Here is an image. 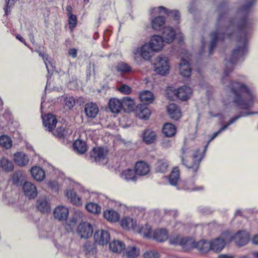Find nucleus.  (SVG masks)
Segmentation results:
<instances>
[{
  "mask_svg": "<svg viewBox=\"0 0 258 258\" xmlns=\"http://www.w3.org/2000/svg\"><path fill=\"white\" fill-rule=\"evenodd\" d=\"M251 22L246 18L237 21L232 20L228 22L223 15L219 16L216 29L210 35L211 40L209 46V54L213 53L217 42L223 41L225 38H231L233 35L237 37L238 45L233 50L230 59L225 62L224 74L227 76L233 70L234 65L246 51L247 36L251 29Z\"/></svg>",
  "mask_w": 258,
  "mask_h": 258,
  "instance_id": "obj_1",
  "label": "nucleus"
},
{
  "mask_svg": "<svg viewBox=\"0 0 258 258\" xmlns=\"http://www.w3.org/2000/svg\"><path fill=\"white\" fill-rule=\"evenodd\" d=\"M229 87L233 95V101L239 108L248 110L253 106V95L244 84L231 81Z\"/></svg>",
  "mask_w": 258,
  "mask_h": 258,
  "instance_id": "obj_2",
  "label": "nucleus"
},
{
  "mask_svg": "<svg viewBox=\"0 0 258 258\" xmlns=\"http://www.w3.org/2000/svg\"><path fill=\"white\" fill-rule=\"evenodd\" d=\"M199 151L198 149L191 154L190 151L187 148L183 147L181 149L180 158L182 164L194 172L198 171L202 159V157L199 154Z\"/></svg>",
  "mask_w": 258,
  "mask_h": 258,
  "instance_id": "obj_3",
  "label": "nucleus"
},
{
  "mask_svg": "<svg viewBox=\"0 0 258 258\" xmlns=\"http://www.w3.org/2000/svg\"><path fill=\"white\" fill-rule=\"evenodd\" d=\"M154 65L155 72L160 75H165L169 72V65L167 57L160 56L157 57Z\"/></svg>",
  "mask_w": 258,
  "mask_h": 258,
  "instance_id": "obj_4",
  "label": "nucleus"
},
{
  "mask_svg": "<svg viewBox=\"0 0 258 258\" xmlns=\"http://www.w3.org/2000/svg\"><path fill=\"white\" fill-rule=\"evenodd\" d=\"M258 114L257 112H240L237 115H235L233 117L230 119V120L229 121V122L227 123V124L224 125L222 127L220 128L219 130H218L217 132H215L210 138V140L208 141L207 144L206 145L205 147V150L207 148L208 145L209 144L210 142H211L212 140H213L221 132L224 131L226 130L229 125L233 123L234 122H235L237 119L240 118L241 117L246 116L249 115L251 114Z\"/></svg>",
  "mask_w": 258,
  "mask_h": 258,
  "instance_id": "obj_5",
  "label": "nucleus"
},
{
  "mask_svg": "<svg viewBox=\"0 0 258 258\" xmlns=\"http://www.w3.org/2000/svg\"><path fill=\"white\" fill-rule=\"evenodd\" d=\"M170 243L172 244L179 245L185 250H188L195 246V240L192 238H183L179 236L171 238Z\"/></svg>",
  "mask_w": 258,
  "mask_h": 258,
  "instance_id": "obj_6",
  "label": "nucleus"
},
{
  "mask_svg": "<svg viewBox=\"0 0 258 258\" xmlns=\"http://www.w3.org/2000/svg\"><path fill=\"white\" fill-rule=\"evenodd\" d=\"M107 151L102 147L94 148L90 153V157L96 162L104 164L107 162Z\"/></svg>",
  "mask_w": 258,
  "mask_h": 258,
  "instance_id": "obj_7",
  "label": "nucleus"
},
{
  "mask_svg": "<svg viewBox=\"0 0 258 258\" xmlns=\"http://www.w3.org/2000/svg\"><path fill=\"white\" fill-rule=\"evenodd\" d=\"M229 236V241L234 240L238 246H242L246 245L249 240V234L245 231H239L236 233L235 236H231L227 233Z\"/></svg>",
  "mask_w": 258,
  "mask_h": 258,
  "instance_id": "obj_8",
  "label": "nucleus"
},
{
  "mask_svg": "<svg viewBox=\"0 0 258 258\" xmlns=\"http://www.w3.org/2000/svg\"><path fill=\"white\" fill-rule=\"evenodd\" d=\"M154 52L155 51L152 50V49L148 43H145L140 48L137 47L133 51L135 55L139 54L146 60H148L152 57Z\"/></svg>",
  "mask_w": 258,
  "mask_h": 258,
  "instance_id": "obj_9",
  "label": "nucleus"
},
{
  "mask_svg": "<svg viewBox=\"0 0 258 258\" xmlns=\"http://www.w3.org/2000/svg\"><path fill=\"white\" fill-rule=\"evenodd\" d=\"M77 232L82 238H88L92 235L93 228L90 223L83 222L80 224Z\"/></svg>",
  "mask_w": 258,
  "mask_h": 258,
  "instance_id": "obj_10",
  "label": "nucleus"
},
{
  "mask_svg": "<svg viewBox=\"0 0 258 258\" xmlns=\"http://www.w3.org/2000/svg\"><path fill=\"white\" fill-rule=\"evenodd\" d=\"M43 124L46 130L52 132V130L56 126L57 122V119L52 114L48 113L42 117Z\"/></svg>",
  "mask_w": 258,
  "mask_h": 258,
  "instance_id": "obj_11",
  "label": "nucleus"
},
{
  "mask_svg": "<svg viewBox=\"0 0 258 258\" xmlns=\"http://www.w3.org/2000/svg\"><path fill=\"white\" fill-rule=\"evenodd\" d=\"M94 237L96 243L103 245L108 242L110 239V234L107 231L98 230L95 233Z\"/></svg>",
  "mask_w": 258,
  "mask_h": 258,
  "instance_id": "obj_12",
  "label": "nucleus"
},
{
  "mask_svg": "<svg viewBox=\"0 0 258 258\" xmlns=\"http://www.w3.org/2000/svg\"><path fill=\"white\" fill-rule=\"evenodd\" d=\"M164 42L161 36L155 35L151 37L148 44L151 46L152 50L155 52H158L163 48Z\"/></svg>",
  "mask_w": 258,
  "mask_h": 258,
  "instance_id": "obj_13",
  "label": "nucleus"
},
{
  "mask_svg": "<svg viewBox=\"0 0 258 258\" xmlns=\"http://www.w3.org/2000/svg\"><path fill=\"white\" fill-rule=\"evenodd\" d=\"M192 93L191 88L187 86H183L175 90V94L177 97L182 100H186L188 99Z\"/></svg>",
  "mask_w": 258,
  "mask_h": 258,
  "instance_id": "obj_14",
  "label": "nucleus"
},
{
  "mask_svg": "<svg viewBox=\"0 0 258 258\" xmlns=\"http://www.w3.org/2000/svg\"><path fill=\"white\" fill-rule=\"evenodd\" d=\"M53 215L54 218L59 221L66 220L69 215V210L64 206H59L55 208Z\"/></svg>",
  "mask_w": 258,
  "mask_h": 258,
  "instance_id": "obj_15",
  "label": "nucleus"
},
{
  "mask_svg": "<svg viewBox=\"0 0 258 258\" xmlns=\"http://www.w3.org/2000/svg\"><path fill=\"white\" fill-rule=\"evenodd\" d=\"M25 195L30 198H34L37 195L36 187L30 182H25L23 186Z\"/></svg>",
  "mask_w": 258,
  "mask_h": 258,
  "instance_id": "obj_16",
  "label": "nucleus"
},
{
  "mask_svg": "<svg viewBox=\"0 0 258 258\" xmlns=\"http://www.w3.org/2000/svg\"><path fill=\"white\" fill-rule=\"evenodd\" d=\"M162 37L164 41L167 43H171L175 37V32L174 30L170 27H166L163 28Z\"/></svg>",
  "mask_w": 258,
  "mask_h": 258,
  "instance_id": "obj_17",
  "label": "nucleus"
},
{
  "mask_svg": "<svg viewBox=\"0 0 258 258\" xmlns=\"http://www.w3.org/2000/svg\"><path fill=\"white\" fill-rule=\"evenodd\" d=\"M84 111L87 117L93 118L96 116L99 109L96 104L89 102L86 104Z\"/></svg>",
  "mask_w": 258,
  "mask_h": 258,
  "instance_id": "obj_18",
  "label": "nucleus"
},
{
  "mask_svg": "<svg viewBox=\"0 0 258 258\" xmlns=\"http://www.w3.org/2000/svg\"><path fill=\"white\" fill-rule=\"evenodd\" d=\"M168 114L172 119L178 120L181 116L179 107L175 103H171L167 107Z\"/></svg>",
  "mask_w": 258,
  "mask_h": 258,
  "instance_id": "obj_19",
  "label": "nucleus"
},
{
  "mask_svg": "<svg viewBox=\"0 0 258 258\" xmlns=\"http://www.w3.org/2000/svg\"><path fill=\"white\" fill-rule=\"evenodd\" d=\"M108 105L110 110L114 113H119L123 108L122 100L116 98L110 99Z\"/></svg>",
  "mask_w": 258,
  "mask_h": 258,
  "instance_id": "obj_20",
  "label": "nucleus"
},
{
  "mask_svg": "<svg viewBox=\"0 0 258 258\" xmlns=\"http://www.w3.org/2000/svg\"><path fill=\"white\" fill-rule=\"evenodd\" d=\"M150 171L149 165L144 161L137 162L135 165V172L137 174L144 176Z\"/></svg>",
  "mask_w": 258,
  "mask_h": 258,
  "instance_id": "obj_21",
  "label": "nucleus"
},
{
  "mask_svg": "<svg viewBox=\"0 0 258 258\" xmlns=\"http://www.w3.org/2000/svg\"><path fill=\"white\" fill-rule=\"evenodd\" d=\"M229 242V239H227V237L224 239L221 238L216 239L213 242H210L211 248V249L217 252L220 251L225 246L226 242Z\"/></svg>",
  "mask_w": 258,
  "mask_h": 258,
  "instance_id": "obj_22",
  "label": "nucleus"
},
{
  "mask_svg": "<svg viewBox=\"0 0 258 258\" xmlns=\"http://www.w3.org/2000/svg\"><path fill=\"white\" fill-rule=\"evenodd\" d=\"M143 141L147 144L154 143L156 140V134L151 129L145 130L142 135Z\"/></svg>",
  "mask_w": 258,
  "mask_h": 258,
  "instance_id": "obj_23",
  "label": "nucleus"
},
{
  "mask_svg": "<svg viewBox=\"0 0 258 258\" xmlns=\"http://www.w3.org/2000/svg\"><path fill=\"white\" fill-rule=\"evenodd\" d=\"M179 65L180 74L184 77H188L191 73V68L188 61L186 59L182 58Z\"/></svg>",
  "mask_w": 258,
  "mask_h": 258,
  "instance_id": "obj_24",
  "label": "nucleus"
},
{
  "mask_svg": "<svg viewBox=\"0 0 258 258\" xmlns=\"http://www.w3.org/2000/svg\"><path fill=\"white\" fill-rule=\"evenodd\" d=\"M14 159L15 163L20 166H26L29 161L28 156L22 152H18L15 154Z\"/></svg>",
  "mask_w": 258,
  "mask_h": 258,
  "instance_id": "obj_25",
  "label": "nucleus"
},
{
  "mask_svg": "<svg viewBox=\"0 0 258 258\" xmlns=\"http://www.w3.org/2000/svg\"><path fill=\"white\" fill-rule=\"evenodd\" d=\"M36 207L40 212L43 213L50 211V206L46 198H41L37 200Z\"/></svg>",
  "mask_w": 258,
  "mask_h": 258,
  "instance_id": "obj_26",
  "label": "nucleus"
},
{
  "mask_svg": "<svg viewBox=\"0 0 258 258\" xmlns=\"http://www.w3.org/2000/svg\"><path fill=\"white\" fill-rule=\"evenodd\" d=\"M31 173L33 177L38 181H42L45 177L44 170L39 167H32L31 170Z\"/></svg>",
  "mask_w": 258,
  "mask_h": 258,
  "instance_id": "obj_27",
  "label": "nucleus"
},
{
  "mask_svg": "<svg viewBox=\"0 0 258 258\" xmlns=\"http://www.w3.org/2000/svg\"><path fill=\"white\" fill-rule=\"evenodd\" d=\"M125 246L123 242L117 240H113L109 243L110 249L114 252L120 253L125 249Z\"/></svg>",
  "mask_w": 258,
  "mask_h": 258,
  "instance_id": "obj_28",
  "label": "nucleus"
},
{
  "mask_svg": "<svg viewBox=\"0 0 258 258\" xmlns=\"http://www.w3.org/2000/svg\"><path fill=\"white\" fill-rule=\"evenodd\" d=\"M104 217L111 222H116L119 219V216L117 212L112 210L105 211L103 213Z\"/></svg>",
  "mask_w": 258,
  "mask_h": 258,
  "instance_id": "obj_29",
  "label": "nucleus"
},
{
  "mask_svg": "<svg viewBox=\"0 0 258 258\" xmlns=\"http://www.w3.org/2000/svg\"><path fill=\"white\" fill-rule=\"evenodd\" d=\"M136 174H137L135 170L134 171L133 169H127L123 170L120 173V177L126 181L132 180L135 181L137 180V176Z\"/></svg>",
  "mask_w": 258,
  "mask_h": 258,
  "instance_id": "obj_30",
  "label": "nucleus"
},
{
  "mask_svg": "<svg viewBox=\"0 0 258 258\" xmlns=\"http://www.w3.org/2000/svg\"><path fill=\"white\" fill-rule=\"evenodd\" d=\"M52 133L54 136L59 138L64 139L70 136L72 133V131L68 128L60 126L57 127L56 131Z\"/></svg>",
  "mask_w": 258,
  "mask_h": 258,
  "instance_id": "obj_31",
  "label": "nucleus"
},
{
  "mask_svg": "<svg viewBox=\"0 0 258 258\" xmlns=\"http://www.w3.org/2000/svg\"><path fill=\"white\" fill-rule=\"evenodd\" d=\"M163 133L167 137H172L175 135L176 129L174 124L171 123H165L163 127Z\"/></svg>",
  "mask_w": 258,
  "mask_h": 258,
  "instance_id": "obj_32",
  "label": "nucleus"
},
{
  "mask_svg": "<svg viewBox=\"0 0 258 258\" xmlns=\"http://www.w3.org/2000/svg\"><path fill=\"white\" fill-rule=\"evenodd\" d=\"M196 247L203 252H207L211 249L210 242L206 240H201L197 243L195 242V246L191 248Z\"/></svg>",
  "mask_w": 258,
  "mask_h": 258,
  "instance_id": "obj_33",
  "label": "nucleus"
},
{
  "mask_svg": "<svg viewBox=\"0 0 258 258\" xmlns=\"http://www.w3.org/2000/svg\"><path fill=\"white\" fill-rule=\"evenodd\" d=\"M140 253V249L135 246H128L125 251L124 255L127 258H137Z\"/></svg>",
  "mask_w": 258,
  "mask_h": 258,
  "instance_id": "obj_34",
  "label": "nucleus"
},
{
  "mask_svg": "<svg viewBox=\"0 0 258 258\" xmlns=\"http://www.w3.org/2000/svg\"><path fill=\"white\" fill-rule=\"evenodd\" d=\"M136 224V221L134 220L133 219L126 217L122 220L121 225L124 229L135 230Z\"/></svg>",
  "mask_w": 258,
  "mask_h": 258,
  "instance_id": "obj_35",
  "label": "nucleus"
},
{
  "mask_svg": "<svg viewBox=\"0 0 258 258\" xmlns=\"http://www.w3.org/2000/svg\"><path fill=\"white\" fill-rule=\"evenodd\" d=\"M139 97L141 101L145 104H149L154 100L152 93L149 91H144L140 93Z\"/></svg>",
  "mask_w": 258,
  "mask_h": 258,
  "instance_id": "obj_36",
  "label": "nucleus"
},
{
  "mask_svg": "<svg viewBox=\"0 0 258 258\" xmlns=\"http://www.w3.org/2000/svg\"><path fill=\"white\" fill-rule=\"evenodd\" d=\"M66 196L71 200V202L77 206L82 205L81 198L73 190H69L66 192Z\"/></svg>",
  "mask_w": 258,
  "mask_h": 258,
  "instance_id": "obj_37",
  "label": "nucleus"
},
{
  "mask_svg": "<svg viewBox=\"0 0 258 258\" xmlns=\"http://www.w3.org/2000/svg\"><path fill=\"white\" fill-rule=\"evenodd\" d=\"M165 22V19L163 17L158 16L155 18L151 21V25L153 29L156 31L161 30Z\"/></svg>",
  "mask_w": 258,
  "mask_h": 258,
  "instance_id": "obj_38",
  "label": "nucleus"
},
{
  "mask_svg": "<svg viewBox=\"0 0 258 258\" xmlns=\"http://www.w3.org/2000/svg\"><path fill=\"white\" fill-rule=\"evenodd\" d=\"M138 116L141 119H148L151 114L150 109L146 106L143 105L139 107L137 110Z\"/></svg>",
  "mask_w": 258,
  "mask_h": 258,
  "instance_id": "obj_39",
  "label": "nucleus"
},
{
  "mask_svg": "<svg viewBox=\"0 0 258 258\" xmlns=\"http://www.w3.org/2000/svg\"><path fill=\"white\" fill-rule=\"evenodd\" d=\"M153 236L157 241L162 242L168 238L167 232L165 229H160L155 231Z\"/></svg>",
  "mask_w": 258,
  "mask_h": 258,
  "instance_id": "obj_40",
  "label": "nucleus"
},
{
  "mask_svg": "<svg viewBox=\"0 0 258 258\" xmlns=\"http://www.w3.org/2000/svg\"><path fill=\"white\" fill-rule=\"evenodd\" d=\"M179 178V170L178 167H174L169 178V181L170 184L175 185Z\"/></svg>",
  "mask_w": 258,
  "mask_h": 258,
  "instance_id": "obj_41",
  "label": "nucleus"
},
{
  "mask_svg": "<svg viewBox=\"0 0 258 258\" xmlns=\"http://www.w3.org/2000/svg\"><path fill=\"white\" fill-rule=\"evenodd\" d=\"M73 147L80 154H84L87 150L86 143L81 140H76L74 143Z\"/></svg>",
  "mask_w": 258,
  "mask_h": 258,
  "instance_id": "obj_42",
  "label": "nucleus"
},
{
  "mask_svg": "<svg viewBox=\"0 0 258 258\" xmlns=\"http://www.w3.org/2000/svg\"><path fill=\"white\" fill-rule=\"evenodd\" d=\"M159 13H164L169 16L173 18L175 20H177L179 17V12L176 10L169 11L165 7L160 6L158 7Z\"/></svg>",
  "mask_w": 258,
  "mask_h": 258,
  "instance_id": "obj_43",
  "label": "nucleus"
},
{
  "mask_svg": "<svg viewBox=\"0 0 258 258\" xmlns=\"http://www.w3.org/2000/svg\"><path fill=\"white\" fill-rule=\"evenodd\" d=\"M86 210L90 213L98 214L101 212V207L94 203H88L86 205Z\"/></svg>",
  "mask_w": 258,
  "mask_h": 258,
  "instance_id": "obj_44",
  "label": "nucleus"
},
{
  "mask_svg": "<svg viewBox=\"0 0 258 258\" xmlns=\"http://www.w3.org/2000/svg\"><path fill=\"white\" fill-rule=\"evenodd\" d=\"M1 167L6 171H11L13 169V164L12 162L5 158H3L0 162Z\"/></svg>",
  "mask_w": 258,
  "mask_h": 258,
  "instance_id": "obj_45",
  "label": "nucleus"
},
{
  "mask_svg": "<svg viewBox=\"0 0 258 258\" xmlns=\"http://www.w3.org/2000/svg\"><path fill=\"white\" fill-rule=\"evenodd\" d=\"M140 233L143 235L144 237L151 238L153 236L152 229L149 225L146 224L139 230Z\"/></svg>",
  "mask_w": 258,
  "mask_h": 258,
  "instance_id": "obj_46",
  "label": "nucleus"
},
{
  "mask_svg": "<svg viewBox=\"0 0 258 258\" xmlns=\"http://www.w3.org/2000/svg\"><path fill=\"white\" fill-rule=\"evenodd\" d=\"M116 69L118 72L126 73L132 71V68L127 63L121 62L116 66Z\"/></svg>",
  "mask_w": 258,
  "mask_h": 258,
  "instance_id": "obj_47",
  "label": "nucleus"
},
{
  "mask_svg": "<svg viewBox=\"0 0 258 258\" xmlns=\"http://www.w3.org/2000/svg\"><path fill=\"white\" fill-rule=\"evenodd\" d=\"M168 168V163L164 160H159L156 164V171L165 172Z\"/></svg>",
  "mask_w": 258,
  "mask_h": 258,
  "instance_id": "obj_48",
  "label": "nucleus"
},
{
  "mask_svg": "<svg viewBox=\"0 0 258 258\" xmlns=\"http://www.w3.org/2000/svg\"><path fill=\"white\" fill-rule=\"evenodd\" d=\"M84 250L86 252L94 253L96 252L95 244L91 241H87L84 245Z\"/></svg>",
  "mask_w": 258,
  "mask_h": 258,
  "instance_id": "obj_49",
  "label": "nucleus"
},
{
  "mask_svg": "<svg viewBox=\"0 0 258 258\" xmlns=\"http://www.w3.org/2000/svg\"><path fill=\"white\" fill-rule=\"evenodd\" d=\"M0 145L7 148H10L12 146V141L11 139L7 136H2L0 137Z\"/></svg>",
  "mask_w": 258,
  "mask_h": 258,
  "instance_id": "obj_50",
  "label": "nucleus"
},
{
  "mask_svg": "<svg viewBox=\"0 0 258 258\" xmlns=\"http://www.w3.org/2000/svg\"><path fill=\"white\" fill-rule=\"evenodd\" d=\"M253 0L248 2L247 4H246L239 10V13H241L244 15L247 14L249 8L253 5Z\"/></svg>",
  "mask_w": 258,
  "mask_h": 258,
  "instance_id": "obj_51",
  "label": "nucleus"
},
{
  "mask_svg": "<svg viewBox=\"0 0 258 258\" xmlns=\"http://www.w3.org/2000/svg\"><path fill=\"white\" fill-rule=\"evenodd\" d=\"M69 24L70 28H74L77 25V17L73 14L69 16Z\"/></svg>",
  "mask_w": 258,
  "mask_h": 258,
  "instance_id": "obj_52",
  "label": "nucleus"
},
{
  "mask_svg": "<svg viewBox=\"0 0 258 258\" xmlns=\"http://www.w3.org/2000/svg\"><path fill=\"white\" fill-rule=\"evenodd\" d=\"M144 258H159V253L155 251H147L143 255Z\"/></svg>",
  "mask_w": 258,
  "mask_h": 258,
  "instance_id": "obj_53",
  "label": "nucleus"
},
{
  "mask_svg": "<svg viewBox=\"0 0 258 258\" xmlns=\"http://www.w3.org/2000/svg\"><path fill=\"white\" fill-rule=\"evenodd\" d=\"M65 105L70 109L72 108L75 103V101L73 97H66L64 99Z\"/></svg>",
  "mask_w": 258,
  "mask_h": 258,
  "instance_id": "obj_54",
  "label": "nucleus"
},
{
  "mask_svg": "<svg viewBox=\"0 0 258 258\" xmlns=\"http://www.w3.org/2000/svg\"><path fill=\"white\" fill-rule=\"evenodd\" d=\"M18 0H6V8H4L5 11V15H8V12L10 11V9L12 7H13L15 3Z\"/></svg>",
  "mask_w": 258,
  "mask_h": 258,
  "instance_id": "obj_55",
  "label": "nucleus"
},
{
  "mask_svg": "<svg viewBox=\"0 0 258 258\" xmlns=\"http://www.w3.org/2000/svg\"><path fill=\"white\" fill-rule=\"evenodd\" d=\"M118 90L125 94H129L131 92V88L125 84L122 85Z\"/></svg>",
  "mask_w": 258,
  "mask_h": 258,
  "instance_id": "obj_56",
  "label": "nucleus"
},
{
  "mask_svg": "<svg viewBox=\"0 0 258 258\" xmlns=\"http://www.w3.org/2000/svg\"><path fill=\"white\" fill-rule=\"evenodd\" d=\"M123 106L126 105L129 107H132L134 105L133 101L128 97H124L122 100Z\"/></svg>",
  "mask_w": 258,
  "mask_h": 258,
  "instance_id": "obj_57",
  "label": "nucleus"
},
{
  "mask_svg": "<svg viewBox=\"0 0 258 258\" xmlns=\"http://www.w3.org/2000/svg\"><path fill=\"white\" fill-rule=\"evenodd\" d=\"M37 52H38L39 56H40L42 57V58L43 59V60H44L45 64L46 66V68L48 72H49V68L48 66V64L46 62V61L48 60V54L43 53L42 52L40 51H37Z\"/></svg>",
  "mask_w": 258,
  "mask_h": 258,
  "instance_id": "obj_58",
  "label": "nucleus"
},
{
  "mask_svg": "<svg viewBox=\"0 0 258 258\" xmlns=\"http://www.w3.org/2000/svg\"><path fill=\"white\" fill-rule=\"evenodd\" d=\"M20 176L21 175L19 173L14 174L12 179L14 183L18 184L19 183Z\"/></svg>",
  "mask_w": 258,
  "mask_h": 258,
  "instance_id": "obj_59",
  "label": "nucleus"
},
{
  "mask_svg": "<svg viewBox=\"0 0 258 258\" xmlns=\"http://www.w3.org/2000/svg\"><path fill=\"white\" fill-rule=\"evenodd\" d=\"M69 54L70 56H72L73 58H75L77 57V50L75 48H72L69 49Z\"/></svg>",
  "mask_w": 258,
  "mask_h": 258,
  "instance_id": "obj_60",
  "label": "nucleus"
},
{
  "mask_svg": "<svg viewBox=\"0 0 258 258\" xmlns=\"http://www.w3.org/2000/svg\"><path fill=\"white\" fill-rule=\"evenodd\" d=\"M48 185L52 189H55L57 186V184L55 181H49Z\"/></svg>",
  "mask_w": 258,
  "mask_h": 258,
  "instance_id": "obj_61",
  "label": "nucleus"
},
{
  "mask_svg": "<svg viewBox=\"0 0 258 258\" xmlns=\"http://www.w3.org/2000/svg\"><path fill=\"white\" fill-rule=\"evenodd\" d=\"M253 244L258 245V234L254 235L251 239Z\"/></svg>",
  "mask_w": 258,
  "mask_h": 258,
  "instance_id": "obj_62",
  "label": "nucleus"
},
{
  "mask_svg": "<svg viewBox=\"0 0 258 258\" xmlns=\"http://www.w3.org/2000/svg\"><path fill=\"white\" fill-rule=\"evenodd\" d=\"M16 38L18 39H19L20 41H21L22 42L24 43L25 45H26L24 39L20 35L18 34L16 36Z\"/></svg>",
  "mask_w": 258,
  "mask_h": 258,
  "instance_id": "obj_63",
  "label": "nucleus"
},
{
  "mask_svg": "<svg viewBox=\"0 0 258 258\" xmlns=\"http://www.w3.org/2000/svg\"><path fill=\"white\" fill-rule=\"evenodd\" d=\"M219 258H230V256L226 254H221L219 256Z\"/></svg>",
  "mask_w": 258,
  "mask_h": 258,
  "instance_id": "obj_64",
  "label": "nucleus"
}]
</instances>
